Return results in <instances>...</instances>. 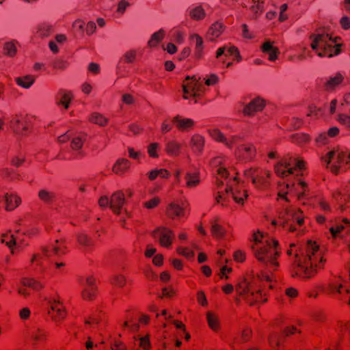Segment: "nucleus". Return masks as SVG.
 Here are the masks:
<instances>
[{
  "instance_id": "obj_41",
  "label": "nucleus",
  "mask_w": 350,
  "mask_h": 350,
  "mask_svg": "<svg viewBox=\"0 0 350 350\" xmlns=\"http://www.w3.org/2000/svg\"><path fill=\"white\" fill-rule=\"evenodd\" d=\"M131 165L129 160L125 159H118L113 167V171L116 174H123L127 171Z\"/></svg>"
},
{
  "instance_id": "obj_26",
  "label": "nucleus",
  "mask_w": 350,
  "mask_h": 350,
  "mask_svg": "<svg viewBox=\"0 0 350 350\" xmlns=\"http://www.w3.org/2000/svg\"><path fill=\"white\" fill-rule=\"evenodd\" d=\"M228 55H236V62H240L242 57L240 55L238 48L234 46H224L219 48L216 51V58L219 59L222 55L228 56Z\"/></svg>"
},
{
  "instance_id": "obj_12",
  "label": "nucleus",
  "mask_w": 350,
  "mask_h": 350,
  "mask_svg": "<svg viewBox=\"0 0 350 350\" xmlns=\"http://www.w3.org/2000/svg\"><path fill=\"white\" fill-rule=\"evenodd\" d=\"M183 98L189 99L193 98L194 103H197L196 98L200 96L205 91V86L199 81L196 76L191 78L188 77L183 85Z\"/></svg>"
},
{
  "instance_id": "obj_21",
  "label": "nucleus",
  "mask_w": 350,
  "mask_h": 350,
  "mask_svg": "<svg viewBox=\"0 0 350 350\" xmlns=\"http://www.w3.org/2000/svg\"><path fill=\"white\" fill-rule=\"evenodd\" d=\"M1 196H0V198ZM5 202V209L7 211H12L18 206L21 203V198L15 193H5L2 196Z\"/></svg>"
},
{
  "instance_id": "obj_42",
  "label": "nucleus",
  "mask_w": 350,
  "mask_h": 350,
  "mask_svg": "<svg viewBox=\"0 0 350 350\" xmlns=\"http://www.w3.org/2000/svg\"><path fill=\"white\" fill-rule=\"evenodd\" d=\"M165 34V32L162 29L152 33L148 42V46L150 48L157 46L159 43L163 39Z\"/></svg>"
},
{
  "instance_id": "obj_45",
  "label": "nucleus",
  "mask_w": 350,
  "mask_h": 350,
  "mask_svg": "<svg viewBox=\"0 0 350 350\" xmlns=\"http://www.w3.org/2000/svg\"><path fill=\"white\" fill-rule=\"evenodd\" d=\"M89 120L96 124H98L100 126H104L107 124L108 122V119L105 117L103 114H100L99 113H92L90 118Z\"/></svg>"
},
{
  "instance_id": "obj_48",
  "label": "nucleus",
  "mask_w": 350,
  "mask_h": 350,
  "mask_svg": "<svg viewBox=\"0 0 350 350\" xmlns=\"http://www.w3.org/2000/svg\"><path fill=\"white\" fill-rule=\"evenodd\" d=\"M23 121L22 119L16 116L14 117L10 121V128L13 131L14 133H22L21 131V126L22 124H23Z\"/></svg>"
},
{
  "instance_id": "obj_19",
  "label": "nucleus",
  "mask_w": 350,
  "mask_h": 350,
  "mask_svg": "<svg viewBox=\"0 0 350 350\" xmlns=\"http://www.w3.org/2000/svg\"><path fill=\"white\" fill-rule=\"evenodd\" d=\"M265 107V100L260 97L253 98L243 108V112L245 116H252L256 113L261 111Z\"/></svg>"
},
{
  "instance_id": "obj_35",
  "label": "nucleus",
  "mask_w": 350,
  "mask_h": 350,
  "mask_svg": "<svg viewBox=\"0 0 350 350\" xmlns=\"http://www.w3.org/2000/svg\"><path fill=\"white\" fill-rule=\"evenodd\" d=\"M36 77L31 75H27L23 77L15 78L16 83L24 89H29L35 83Z\"/></svg>"
},
{
  "instance_id": "obj_57",
  "label": "nucleus",
  "mask_w": 350,
  "mask_h": 350,
  "mask_svg": "<svg viewBox=\"0 0 350 350\" xmlns=\"http://www.w3.org/2000/svg\"><path fill=\"white\" fill-rule=\"evenodd\" d=\"M135 338L139 341V346L142 349L146 350L150 347L151 345H150V342L149 340L148 334H146V336H139L138 338L135 337Z\"/></svg>"
},
{
  "instance_id": "obj_58",
  "label": "nucleus",
  "mask_w": 350,
  "mask_h": 350,
  "mask_svg": "<svg viewBox=\"0 0 350 350\" xmlns=\"http://www.w3.org/2000/svg\"><path fill=\"white\" fill-rule=\"evenodd\" d=\"M122 327L125 329H128L131 332H135L139 329V325L136 322L125 321L122 324Z\"/></svg>"
},
{
  "instance_id": "obj_40",
  "label": "nucleus",
  "mask_w": 350,
  "mask_h": 350,
  "mask_svg": "<svg viewBox=\"0 0 350 350\" xmlns=\"http://www.w3.org/2000/svg\"><path fill=\"white\" fill-rule=\"evenodd\" d=\"M83 142L84 139L82 136H76L73 137L71 142V148L75 152L72 158H78L81 155V152L80 150L83 146Z\"/></svg>"
},
{
  "instance_id": "obj_60",
  "label": "nucleus",
  "mask_w": 350,
  "mask_h": 350,
  "mask_svg": "<svg viewBox=\"0 0 350 350\" xmlns=\"http://www.w3.org/2000/svg\"><path fill=\"white\" fill-rule=\"evenodd\" d=\"M112 283L119 287H122L126 284V278L123 275H116L112 280Z\"/></svg>"
},
{
  "instance_id": "obj_5",
  "label": "nucleus",
  "mask_w": 350,
  "mask_h": 350,
  "mask_svg": "<svg viewBox=\"0 0 350 350\" xmlns=\"http://www.w3.org/2000/svg\"><path fill=\"white\" fill-rule=\"evenodd\" d=\"M271 279L272 276L268 273L265 272L260 276L253 278L252 281L243 279L237 284L236 290L250 304H253L255 302H264L267 299H262V290L260 286V282L262 281L271 282Z\"/></svg>"
},
{
  "instance_id": "obj_37",
  "label": "nucleus",
  "mask_w": 350,
  "mask_h": 350,
  "mask_svg": "<svg viewBox=\"0 0 350 350\" xmlns=\"http://www.w3.org/2000/svg\"><path fill=\"white\" fill-rule=\"evenodd\" d=\"M53 31V26L49 23H42L36 28V34L41 38L48 37Z\"/></svg>"
},
{
  "instance_id": "obj_30",
  "label": "nucleus",
  "mask_w": 350,
  "mask_h": 350,
  "mask_svg": "<svg viewBox=\"0 0 350 350\" xmlns=\"http://www.w3.org/2000/svg\"><path fill=\"white\" fill-rule=\"evenodd\" d=\"M182 144L176 140H170L165 145V150L170 157H178L181 153Z\"/></svg>"
},
{
  "instance_id": "obj_54",
  "label": "nucleus",
  "mask_w": 350,
  "mask_h": 350,
  "mask_svg": "<svg viewBox=\"0 0 350 350\" xmlns=\"http://www.w3.org/2000/svg\"><path fill=\"white\" fill-rule=\"evenodd\" d=\"M31 315V311L28 307H23L18 311L19 318L23 322L28 321L30 319Z\"/></svg>"
},
{
  "instance_id": "obj_11",
  "label": "nucleus",
  "mask_w": 350,
  "mask_h": 350,
  "mask_svg": "<svg viewBox=\"0 0 350 350\" xmlns=\"http://www.w3.org/2000/svg\"><path fill=\"white\" fill-rule=\"evenodd\" d=\"M63 252L61 243L56 241V245L51 249H44L40 254H34L30 259V262L33 267L42 266L44 262L53 260L55 256H59Z\"/></svg>"
},
{
  "instance_id": "obj_31",
  "label": "nucleus",
  "mask_w": 350,
  "mask_h": 350,
  "mask_svg": "<svg viewBox=\"0 0 350 350\" xmlns=\"http://www.w3.org/2000/svg\"><path fill=\"white\" fill-rule=\"evenodd\" d=\"M73 98V94L70 91L62 90L59 92L57 98V104L64 107L67 109L69 108L70 103Z\"/></svg>"
},
{
  "instance_id": "obj_9",
  "label": "nucleus",
  "mask_w": 350,
  "mask_h": 350,
  "mask_svg": "<svg viewBox=\"0 0 350 350\" xmlns=\"http://www.w3.org/2000/svg\"><path fill=\"white\" fill-rule=\"evenodd\" d=\"M304 167L305 163L303 160L287 154L281 158L275 165V172L282 178L289 176H298Z\"/></svg>"
},
{
  "instance_id": "obj_32",
  "label": "nucleus",
  "mask_w": 350,
  "mask_h": 350,
  "mask_svg": "<svg viewBox=\"0 0 350 350\" xmlns=\"http://www.w3.org/2000/svg\"><path fill=\"white\" fill-rule=\"evenodd\" d=\"M332 226L329 227V232L332 237L336 238L340 235V233L342 230L345 229V226L349 224V220L347 218L343 219L341 221H335L333 222L331 221Z\"/></svg>"
},
{
  "instance_id": "obj_24",
  "label": "nucleus",
  "mask_w": 350,
  "mask_h": 350,
  "mask_svg": "<svg viewBox=\"0 0 350 350\" xmlns=\"http://www.w3.org/2000/svg\"><path fill=\"white\" fill-rule=\"evenodd\" d=\"M345 77L341 72H336L328 77L325 83V88L327 91H333L338 88L344 81Z\"/></svg>"
},
{
  "instance_id": "obj_55",
  "label": "nucleus",
  "mask_w": 350,
  "mask_h": 350,
  "mask_svg": "<svg viewBox=\"0 0 350 350\" xmlns=\"http://www.w3.org/2000/svg\"><path fill=\"white\" fill-rule=\"evenodd\" d=\"M337 121L350 130V116L345 113H339L336 118Z\"/></svg>"
},
{
  "instance_id": "obj_53",
  "label": "nucleus",
  "mask_w": 350,
  "mask_h": 350,
  "mask_svg": "<svg viewBox=\"0 0 350 350\" xmlns=\"http://www.w3.org/2000/svg\"><path fill=\"white\" fill-rule=\"evenodd\" d=\"M52 66L57 70H65L68 66V62L63 58H57L53 62Z\"/></svg>"
},
{
  "instance_id": "obj_43",
  "label": "nucleus",
  "mask_w": 350,
  "mask_h": 350,
  "mask_svg": "<svg viewBox=\"0 0 350 350\" xmlns=\"http://www.w3.org/2000/svg\"><path fill=\"white\" fill-rule=\"evenodd\" d=\"M334 198L340 202L350 200V181L347 184L342 191H338L334 194Z\"/></svg>"
},
{
  "instance_id": "obj_39",
  "label": "nucleus",
  "mask_w": 350,
  "mask_h": 350,
  "mask_svg": "<svg viewBox=\"0 0 350 350\" xmlns=\"http://www.w3.org/2000/svg\"><path fill=\"white\" fill-rule=\"evenodd\" d=\"M39 199L46 204H51L55 199V193L53 191L46 188L40 189L38 193Z\"/></svg>"
},
{
  "instance_id": "obj_64",
  "label": "nucleus",
  "mask_w": 350,
  "mask_h": 350,
  "mask_svg": "<svg viewBox=\"0 0 350 350\" xmlns=\"http://www.w3.org/2000/svg\"><path fill=\"white\" fill-rule=\"evenodd\" d=\"M111 350H126V347L120 340H113L111 342Z\"/></svg>"
},
{
  "instance_id": "obj_17",
  "label": "nucleus",
  "mask_w": 350,
  "mask_h": 350,
  "mask_svg": "<svg viewBox=\"0 0 350 350\" xmlns=\"http://www.w3.org/2000/svg\"><path fill=\"white\" fill-rule=\"evenodd\" d=\"M153 237L163 247H169L173 241L174 232L165 227H159L153 232Z\"/></svg>"
},
{
  "instance_id": "obj_23",
  "label": "nucleus",
  "mask_w": 350,
  "mask_h": 350,
  "mask_svg": "<svg viewBox=\"0 0 350 350\" xmlns=\"http://www.w3.org/2000/svg\"><path fill=\"white\" fill-rule=\"evenodd\" d=\"M173 123L176 128L181 131H189L195 125L193 119L185 118L181 116H176L172 119Z\"/></svg>"
},
{
  "instance_id": "obj_10",
  "label": "nucleus",
  "mask_w": 350,
  "mask_h": 350,
  "mask_svg": "<svg viewBox=\"0 0 350 350\" xmlns=\"http://www.w3.org/2000/svg\"><path fill=\"white\" fill-rule=\"evenodd\" d=\"M33 233L30 232H21L19 230L15 232L9 231L2 234L1 242L5 243L10 250L12 253L14 254V246L16 250H21L27 245L26 239Z\"/></svg>"
},
{
  "instance_id": "obj_61",
  "label": "nucleus",
  "mask_w": 350,
  "mask_h": 350,
  "mask_svg": "<svg viewBox=\"0 0 350 350\" xmlns=\"http://www.w3.org/2000/svg\"><path fill=\"white\" fill-rule=\"evenodd\" d=\"M176 251L179 254L183 255L187 258H191L194 255L192 251L185 247H178Z\"/></svg>"
},
{
  "instance_id": "obj_8",
  "label": "nucleus",
  "mask_w": 350,
  "mask_h": 350,
  "mask_svg": "<svg viewBox=\"0 0 350 350\" xmlns=\"http://www.w3.org/2000/svg\"><path fill=\"white\" fill-rule=\"evenodd\" d=\"M323 160L332 173L340 174L348 168L350 163V151L345 147H334L323 157Z\"/></svg>"
},
{
  "instance_id": "obj_13",
  "label": "nucleus",
  "mask_w": 350,
  "mask_h": 350,
  "mask_svg": "<svg viewBox=\"0 0 350 350\" xmlns=\"http://www.w3.org/2000/svg\"><path fill=\"white\" fill-rule=\"evenodd\" d=\"M307 186L305 182L300 178H297L295 181H288L283 186H280L278 191V196L287 201L286 194L288 193L297 195L300 199L305 194Z\"/></svg>"
},
{
  "instance_id": "obj_36",
  "label": "nucleus",
  "mask_w": 350,
  "mask_h": 350,
  "mask_svg": "<svg viewBox=\"0 0 350 350\" xmlns=\"http://www.w3.org/2000/svg\"><path fill=\"white\" fill-rule=\"evenodd\" d=\"M206 320L209 327L215 331L217 332L220 328V321L217 314L208 311L206 313Z\"/></svg>"
},
{
  "instance_id": "obj_44",
  "label": "nucleus",
  "mask_w": 350,
  "mask_h": 350,
  "mask_svg": "<svg viewBox=\"0 0 350 350\" xmlns=\"http://www.w3.org/2000/svg\"><path fill=\"white\" fill-rule=\"evenodd\" d=\"M5 55L9 57H14L17 52V42L15 40L9 41L5 43L3 46Z\"/></svg>"
},
{
  "instance_id": "obj_34",
  "label": "nucleus",
  "mask_w": 350,
  "mask_h": 350,
  "mask_svg": "<svg viewBox=\"0 0 350 350\" xmlns=\"http://www.w3.org/2000/svg\"><path fill=\"white\" fill-rule=\"evenodd\" d=\"M224 29V25L220 22L213 23L207 32V37L211 41L218 38L223 32Z\"/></svg>"
},
{
  "instance_id": "obj_38",
  "label": "nucleus",
  "mask_w": 350,
  "mask_h": 350,
  "mask_svg": "<svg viewBox=\"0 0 350 350\" xmlns=\"http://www.w3.org/2000/svg\"><path fill=\"white\" fill-rule=\"evenodd\" d=\"M137 56V51L135 49H131L128 51H126L122 55V58L120 59L118 66L117 69H120V63L122 61H123L125 63L127 64H133L135 62Z\"/></svg>"
},
{
  "instance_id": "obj_20",
  "label": "nucleus",
  "mask_w": 350,
  "mask_h": 350,
  "mask_svg": "<svg viewBox=\"0 0 350 350\" xmlns=\"http://www.w3.org/2000/svg\"><path fill=\"white\" fill-rule=\"evenodd\" d=\"M96 279L92 276H89L85 281L81 282L82 296L85 299H91L96 293Z\"/></svg>"
},
{
  "instance_id": "obj_7",
  "label": "nucleus",
  "mask_w": 350,
  "mask_h": 350,
  "mask_svg": "<svg viewBox=\"0 0 350 350\" xmlns=\"http://www.w3.org/2000/svg\"><path fill=\"white\" fill-rule=\"evenodd\" d=\"M310 46L321 57H332L340 53V44L328 33H316L310 36Z\"/></svg>"
},
{
  "instance_id": "obj_49",
  "label": "nucleus",
  "mask_w": 350,
  "mask_h": 350,
  "mask_svg": "<svg viewBox=\"0 0 350 350\" xmlns=\"http://www.w3.org/2000/svg\"><path fill=\"white\" fill-rule=\"evenodd\" d=\"M252 5L250 10L254 13L256 16L258 14H260L264 10V1L263 0H251Z\"/></svg>"
},
{
  "instance_id": "obj_4",
  "label": "nucleus",
  "mask_w": 350,
  "mask_h": 350,
  "mask_svg": "<svg viewBox=\"0 0 350 350\" xmlns=\"http://www.w3.org/2000/svg\"><path fill=\"white\" fill-rule=\"evenodd\" d=\"M208 135L215 142L223 144L233 150L235 158L239 161H247L253 159L256 148L252 144H243L241 135H226L220 129L213 127L207 130Z\"/></svg>"
},
{
  "instance_id": "obj_51",
  "label": "nucleus",
  "mask_w": 350,
  "mask_h": 350,
  "mask_svg": "<svg viewBox=\"0 0 350 350\" xmlns=\"http://www.w3.org/2000/svg\"><path fill=\"white\" fill-rule=\"evenodd\" d=\"M334 329L337 334L341 338H342L343 334L346 332H349L350 334V328L345 322H338Z\"/></svg>"
},
{
  "instance_id": "obj_6",
  "label": "nucleus",
  "mask_w": 350,
  "mask_h": 350,
  "mask_svg": "<svg viewBox=\"0 0 350 350\" xmlns=\"http://www.w3.org/2000/svg\"><path fill=\"white\" fill-rule=\"evenodd\" d=\"M304 217L302 212L293 206H284V211L280 213L279 221L273 220L272 224L282 226L283 229L289 232H297V234L304 231L302 226Z\"/></svg>"
},
{
  "instance_id": "obj_25",
  "label": "nucleus",
  "mask_w": 350,
  "mask_h": 350,
  "mask_svg": "<svg viewBox=\"0 0 350 350\" xmlns=\"http://www.w3.org/2000/svg\"><path fill=\"white\" fill-rule=\"evenodd\" d=\"M28 336L34 342H42L46 340L47 332L44 327L33 326L29 329Z\"/></svg>"
},
{
  "instance_id": "obj_22",
  "label": "nucleus",
  "mask_w": 350,
  "mask_h": 350,
  "mask_svg": "<svg viewBox=\"0 0 350 350\" xmlns=\"http://www.w3.org/2000/svg\"><path fill=\"white\" fill-rule=\"evenodd\" d=\"M189 144L195 154H201L204 148L205 138L199 133H195L191 136Z\"/></svg>"
},
{
  "instance_id": "obj_28",
  "label": "nucleus",
  "mask_w": 350,
  "mask_h": 350,
  "mask_svg": "<svg viewBox=\"0 0 350 350\" xmlns=\"http://www.w3.org/2000/svg\"><path fill=\"white\" fill-rule=\"evenodd\" d=\"M77 239L84 252L88 253L91 251L94 245V240L89 234L80 232L77 234Z\"/></svg>"
},
{
  "instance_id": "obj_47",
  "label": "nucleus",
  "mask_w": 350,
  "mask_h": 350,
  "mask_svg": "<svg viewBox=\"0 0 350 350\" xmlns=\"http://www.w3.org/2000/svg\"><path fill=\"white\" fill-rule=\"evenodd\" d=\"M269 176V173L267 171L259 170L257 174L258 180L259 183L258 185H254L258 189H262L267 186V178Z\"/></svg>"
},
{
  "instance_id": "obj_2",
  "label": "nucleus",
  "mask_w": 350,
  "mask_h": 350,
  "mask_svg": "<svg viewBox=\"0 0 350 350\" xmlns=\"http://www.w3.org/2000/svg\"><path fill=\"white\" fill-rule=\"evenodd\" d=\"M224 157L217 156L212 159L211 165L217 173V179L219 183H223L221 178L227 180V187L224 193L219 192L216 198L217 202L222 206H228L230 199H232L237 204L243 205L248 194L245 189L243 182H240L237 176H230L226 167L223 164Z\"/></svg>"
},
{
  "instance_id": "obj_1",
  "label": "nucleus",
  "mask_w": 350,
  "mask_h": 350,
  "mask_svg": "<svg viewBox=\"0 0 350 350\" xmlns=\"http://www.w3.org/2000/svg\"><path fill=\"white\" fill-rule=\"evenodd\" d=\"M295 244H291L288 255L295 254V273L302 278H309L323 267L325 260L323 248L312 241H308L299 251Z\"/></svg>"
},
{
  "instance_id": "obj_63",
  "label": "nucleus",
  "mask_w": 350,
  "mask_h": 350,
  "mask_svg": "<svg viewBox=\"0 0 350 350\" xmlns=\"http://www.w3.org/2000/svg\"><path fill=\"white\" fill-rule=\"evenodd\" d=\"M160 202V198L154 197L150 200L144 202V205L146 208L151 209L155 208Z\"/></svg>"
},
{
  "instance_id": "obj_16",
  "label": "nucleus",
  "mask_w": 350,
  "mask_h": 350,
  "mask_svg": "<svg viewBox=\"0 0 350 350\" xmlns=\"http://www.w3.org/2000/svg\"><path fill=\"white\" fill-rule=\"evenodd\" d=\"M200 175V170L196 167L186 170L184 172V184L183 186L189 189L196 188L201 183Z\"/></svg>"
},
{
  "instance_id": "obj_3",
  "label": "nucleus",
  "mask_w": 350,
  "mask_h": 350,
  "mask_svg": "<svg viewBox=\"0 0 350 350\" xmlns=\"http://www.w3.org/2000/svg\"><path fill=\"white\" fill-rule=\"evenodd\" d=\"M251 241L254 254L265 270L269 273L277 271L280 256L278 241L260 230L253 234Z\"/></svg>"
},
{
  "instance_id": "obj_62",
  "label": "nucleus",
  "mask_w": 350,
  "mask_h": 350,
  "mask_svg": "<svg viewBox=\"0 0 350 350\" xmlns=\"http://www.w3.org/2000/svg\"><path fill=\"white\" fill-rule=\"evenodd\" d=\"M130 3L126 0H121L117 6V12L122 15L126 10L130 6Z\"/></svg>"
},
{
  "instance_id": "obj_14",
  "label": "nucleus",
  "mask_w": 350,
  "mask_h": 350,
  "mask_svg": "<svg viewBox=\"0 0 350 350\" xmlns=\"http://www.w3.org/2000/svg\"><path fill=\"white\" fill-rule=\"evenodd\" d=\"M49 306L48 314L55 323H58L66 317V312L62 303L55 295H51L46 298Z\"/></svg>"
},
{
  "instance_id": "obj_46",
  "label": "nucleus",
  "mask_w": 350,
  "mask_h": 350,
  "mask_svg": "<svg viewBox=\"0 0 350 350\" xmlns=\"http://www.w3.org/2000/svg\"><path fill=\"white\" fill-rule=\"evenodd\" d=\"M211 232L213 236L218 239L224 238L226 233L224 228L214 221L211 225Z\"/></svg>"
},
{
  "instance_id": "obj_52",
  "label": "nucleus",
  "mask_w": 350,
  "mask_h": 350,
  "mask_svg": "<svg viewBox=\"0 0 350 350\" xmlns=\"http://www.w3.org/2000/svg\"><path fill=\"white\" fill-rule=\"evenodd\" d=\"M259 170L255 168H250L245 171V176L247 178H252V183L254 185H258L259 181L258 180L257 174H258Z\"/></svg>"
},
{
  "instance_id": "obj_18",
  "label": "nucleus",
  "mask_w": 350,
  "mask_h": 350,
  "mask_svg": "<svg viewBox=\"0 0 350 350\" xmlns=\"http://www.w3.org/2000/svg\"><path fill=\"white\" fill-rule=\"evenodd\" d=\"M41 284L32 278H23L18 283L16 284V290L18 294L27 297L29 295V291L25 287H30L33 289L41 288Z\"/></svg>"
},
{
  "instance_id": "obj_33",
  "label": "nucleus",
  "mask_w": 350,
  "mask_h": 350,
  "mask_svg": "<svg viewBox=\"0 0 350 350\" xmlns=\"http://www.w3.org/2000/svg\"><path fill=\"white\" fill-rule=\"evenodd\" d=\"M167 215L171 218H180L185 215V211L183 207L180 205L172 203L167 209Z\"/></svg>"
},
{
  "instance_id": "obj_56",
  "label": "nucleus",
  "mask_w": 350,
  "mask_h": 350,
  "mask_svg": "<svg viewBox=\"0 0 350 350\" xmlns=\"http://www.w3.org/2000/svg\"><path fill=\"white\" fill-rule=\"evenodd\" d=\"M219 78L216 74H211L204 78V83L207 86H214L219 83Z\"/></svg>"
},
{
  "instance_id": "obj_50",
  "label": "nucleus",
  "mask_w": 350,
  "mask_h": 350,
  "mask_svg": "<svg viewBox=\"0 0 350 350\" xmlns=\"http://www.w3.org/2000/svg\"><path fill=\"white\" fill-rule=\"evenodd\" d=\"M160 148V145L159 143L153 142L150 144L147 147V152L148 155L152 158H158L159 154L158 151Z\"/></svg>"
},
{
  "instance_id": "obj_59",
  "label": "nucleus",
  "mask_w": 350,
  "mask_h": 350,
  "mask_svg": "<svg viewBox=\"0 0 350 350\" xmlns=\"http://www.w3.org/2000/svg\"><path fill=\"white\" fill-rule=\"evenodd\" d=\"M293 141L297 144H301L310 141L309 135L306 134H296L293 137Z\"/></svg>"
},
{
  "instance_id": "obj_15",
  "label": "nucleus",
  "mask_w": 350,
  "mask_h": 350,
  "mask_svg": "<svg viewBox=\"0 0 350 350\" xmlns=\"http://www.w3.org/2000/svg\"><path fill=\"white\" fill-rule=\"evenodd\" d=\"M124 194L120 191L113 193L110 198V208L116 215L120 217V221L122 222H124L126 217L129 216L127 211L124 208Z\"/></svg>"
},
{
  "instance_id": "obj_27",
  "label": "nucleus",
  "mask_w": 350,
  "mask_h": 350,
  "mask_svg": "<svg viewBox=\"0 0 350 350\" xmlns=\"http://www.w3.org/2000/svg\"><path fill=\"white\" fill-rule=\"evenodd\" d=\"M261 51L268 55L269 60L274 62L278 59L279 50L273 46V42L269 40L265 42L261 46Z\"/></svg>"
},
{
  "instance_id": "obj_29",
  "label": "nucleus",
  "mask_w": 350,
  "mask_h": 350,
  "mask_svg": "<svg viewBox=\"0 0 350 350\" xmlns=\"http://www.w3.org/2000/svg\"><path fill=\"white\" fill-rule=\"evenodd\" d=\"M189 16L194 21H201L206 16V12L202 5L194 4L187 9Z\"/></svg>"
}]
</instances>
